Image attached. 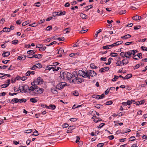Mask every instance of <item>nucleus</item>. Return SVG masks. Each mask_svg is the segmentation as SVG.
<instances>
[{
	"mask_svg": "<svg viewBox=\"0 0 147 147\" xmlns=\"http://www.w3.org/2000/svg\"><path fill=\"white\" fill-rule=\"evenodd\" d=\"M44 91L43 88L38 87L37 85H35L30 87L28 92L31 95L36 96L42 93Z\"/></svg>",
	"mask_w": 147,
	"mask_h": 147,
	"instance_id": "1",
	"label": "nucleus"
},
{
	"mask_svg": "<svg viewBox=\"0 0 147 147\" xmlns=\"http://www.w3.org/2000/svg\"><path fill=\"white\" fill-rule=\"evenodd\" d=\"M74 77L75 78H74V84H80L84 81V79L78 77L77 71H74Z\"/></svg>",
	"mask_w": 147,
	"mask_h": 147,
	"instance_id": "2",
	"label": "nucleus"
},
{
	"mask_svg": "<svg viewBox=\"0 0 147 147\" xmlns=\"http://www.w3.org/2000/svg\"><path fill=\"white\" fill-rule=\"evenodd\" d=\"M30 87L28 86L26 84L24 85L23 84L19 85V89L20 91V92L26 93L27 92L28 90L29 91V89Z\"/></svg>",
	"mask_w": 147,
	"mask_h": 147,
	"instance_id": "3",
	"label": "nucleus"
},
{
	"mask_svg": "<svg viewBox=\"0 0 147 147\" xmlns=\"http://www.w3.org/2000/svg\"><path fill=\"white\" fill-rule=\"evenodd\" d=\"M67 85V84L65 82H60L56 85V88L57 89L60 90Z\"/></svg>",
	"mask_w": 147,
	"mask_h": 147,
	"instance_id": "4",
	"label": "nucleus"
},
{
	"mask_svg": "<svg viewBox=\"0 0 147 147\" xmlns=\"http://www.w3.org/2000/svg\"><path fill=\"white\" fill-rule=\"evenodd\" d=\"M67 75L66 80H69L70 83H73L74 82V79H72L73 76V75L69 72H67Z\"/></svg>",
	"mask_w": 147,
	"mask_h": 147,
	"instance_id": "5",
	"label": "nucleus"
},
{
	"mask_svg": "<svg viewBox=\"0 0 147 147\" xmlns=\"http://www.w3.org/2000/svg\"><path fill=\"white\" fill-rule=\"evenodd\" d=\"M67 72L62 71L60 72V76L61 78L63 80H66Z\"/></svg>",
	"mask_w": 147,
	"mask_h": 147,
	"instance_id": "6",
	"label": "nucleus"
},
{
	"mask_svg": "<svg viewBox=\"0 0 147 147\" xmlns=\"http://www.w3.org/2000/svg\"><path fill=\"white\" fill-rule=\"evenodd\" d=\"M86 71L91 77L97 75L96 73L94 71L88 70Z\"/></svg>",
	"mask_w": 147,
	"mask_h": 147,
	"instance_id": "7",
	"label": "nucleus"
},
{
	"mask_svg": "<svg viewBox=\"0 0 147 147\" xmlns=\"http://www.w3.org/2000/svg\"><path fill=\"white\" fill-rule=\"evenodd\" d=\"M86 72L83 71L81 70H80L78 71V72H77L78 76L80 75L84 78V75H86Z\"/></svg>",
	"mask_w": 147,
	"mask_h": 147,
	"instance_id": "8",
	"label": "nucleus"
},
{
	"mask_svg": "<svg viewBox=\"0 0 147 147\" xmlns=\"http://www.w3.org/2000/svg\"><path fill=\"white\" fill-rule=\"evenodd\" d=\"M141 18L142 17L141 16L137 15L134 16L132 18L133 20L136 21L140 20Z\"/></svg>",
	"mask_w": 147,
	"mask_h": 147,
	"instance_id": "9",
	"label": "nucleus"
},
{
	"mask_svg": "<svg viewBox=\"0 0 147 147\" xmlns=\"http://www.w3.org/2000/svg\"><path fill=\"white\" fill-rule=\"evenodd\" d=\"M73 129L74 127L73 126H71L68 127L67 131V133H71L73 132Z\"/></svg>",
	"mask_w": 147,
	"mask_h": 147,
	"instance_id": "10",
	"label": "nucleus"
},
{
	"mask_svg": "<svg viewBox=\"0 0 147 147\" xmlns=\"http://www.w3.org/2000/svg\"><path fill=\"white\" fill-rule=\"evenodd\" d=\"M109 68L108 67H106L103 68H101L100 70L99 71L100 72H102L106 71H108L109 70Z\"/></svg>",
	"mask_w": 147,
	"mask_h": 147,
	"instance_id": "11",
	"label": "nucleus"
},
{
	"mask_svg": "<svg viewBox=\"0 0 147 147\" xmlns=\"http://www.w3.org/2000/svg\"><path fill=\"white\" fill-rule=\"evenodd\" d=\"M26 58V56L22 55L21 56H19L17 58L18 59L21 60H24Z\"/></svg>",
	"mask_w": 147,
	"mask_h": 147,
	"instance_id": "12",
	"label": "nucleus"
},
{
	"mask_svg": "<svg viewBox=\"0 0 147 147\" xmlns=\"http://www.w3.org/2000/svg\"><path fill=\"white\" fill-rule=\"evenodd\" d=\"M131 37V35L130 34H127L123 36H121V38L122 39H126Z\"/></svg>",
	"mask_w": 147,
	"mask_h": 147,
	"instance_id": "13",
	"label": "nucleus"
},
{
	"mask_svg": "<svg viewBox=\"0 0 147 147\" xmlns=\"http://www.w3.org/2000/svg\"><path fill=\"white\" fill-rule=\"evenodd\" d=\"M122 64L123 65H125L129 63V61L127 59H125L122 61Z\"/></svg>",
	"mask_w": 147,
	"mask_h": 147,
	"instance_id": "14",
	"label": "nucleus"
},
{
	"mask_svg": "<svg viewBox=\"0 0 147 147\" xmlns=\"http://www.w3.org/2000/svg\"><path fill=\"white\" fill-rule=\"evenodd\" d=\"M64 50L62 48H60L58 51V53L60 54L59 55L60 57H61L62 56V54L64 53Z\"/></svg>",
	"mask_w": 147,
	"mask_h": 147,
	"instance_id": "15",
	"label": "nucleus"
},
{
	"mask_svg": "<svg viewBox=\"0 0 147 147\" xmlns=\"http://www.w3.org/2000/svg\"><path fill=\"white\" fill-rule=\"evenodd\" d=\"M38 82V80H37V78L35 79L34 82L31 83V84L32 85V86L35 85H37V84H39V83Z\"/></svg>",
	"mask_w": 147,
	"mask_h": 147,
	"instance_id": "16",
	"label": "nucleus"
},
{
	"mask_svg": "<svg viewBox=\"0 0 147 147\" xmlns=\"http://www.w3.org/2000/svg\"><path fill=\"white\" fill-rule=\"evenodd\" d=\"M131 55L129 51L125 52V57L130 59L131 58Z\"/></svg>",
	"mask_w": 147,
	"mask_h": 147,
	"instance_id": "17",
	"label": "nucleus"
},
{
	"mask_svg": "<svg viewBox=\"0 0 147 147\" xmlns=\"http://www.w3.org/2000/svg\"><path fill=\"white\" fill-rule=\"evenodd\" d=\"M10 54V53L9 52H4L2 54V56L4 57H7L9 56Z\"/></svg>",
	"mask_w": 147,
	"mask_h": 147,
	"instance_id": "18",
	"label": "nucleus"
},
{
	"mask_svg": "<svg viewBox=\"0 0 147 147\" xmlns=\"http://www.w3.org/2000/svg\"><path fill=\"white\" fill-rule=\"evenodd\" d=\"M18 99L17 98L13 99L11 101V103L13 104L14 103H16L18 102Z\"/></svg>",
	"mask_w": 147,
	"mask_h": 147,
	"instance_id": "19",
	"label": "nucleus"
},
{
	"mask_svg": "<svg viewBox=\"0 0 147 147\" xmlns=\"http://www.w3.org/2000/svg\"><path fill=\"white\" fill-rule=\"evenodd\" d=\"M10 31V28H9L5 27L3 29V30L1 32H8Z\"/></svg>",
	"mask_w": 147,
	"mask_h": 147,
	"instance_id": "20",
	"label": "nucleus"
},
{
	"mask_svg": "<svg viewBox=\"0 0 147 147\" xmlns=\"http://www.w3.org/2000/svg\"><path fill=\"white\" fill-rule=\"evenodd\" d=\"M132 74H128L127 75L124 77V79H127L131 78L132 76Z\"/></svg>",
	"mask_w": 147,
	"mask_h": 147,
	"instance_id": "21",
	"label": "nucleus"
},
{
	"mask_svg": "<svg viewBox=\"0 0 147 147\" xmlns=\"http://www.w3.org/2000/svg\"><path fill=\"white\" fill-rule=\"evenodd\" d=\"M37 80H38V82L39 83V84H42L43 82V81L42 79L40 77H38L37 78Z\"/></svg>",
	"mask_w": 147,
	"mask_h": 147,
	"instance_id": "22",
	"label": "nucleus"
},
{
	"mask_svg": "<svg viewBox=\"0 0 147 147\" xmlns=\"http://www.w3.org/2000/svg\"><path fill=\"white\" fill-rule=\"evenodd\" d=\"M36 52V51L35 50H30L28 51L27 52V53L28 54H30L32 53H34Z\"/></svg>",
	"mask_w": 147,
	"mask_h": 147,
	"instance_id": "23",
	"label": "nucleus"
},
{
	"mask_svg": "<svg viewBox=\"0 0 147 147\" xmlns=\"http://www.w3.org/2000/svg\"><path fill=\"white\" fill-rule=\"evenodd\" d=\"M145 102V100H142L140 101H138L136 102V104L137 105H142Z\"/></svg>",
	"mask_w": 147,
	"mask_h": 147,
	"instance_id": "24",
	"label": "nucleus"
},
{
	"mask_svg": "<svg viewBox=\"0 0 147 147\" xmlns=\"http://www.w3.org/2000/svg\"><path fill=\"white\" fill-rule=\"evenodd\" d=\"M80 16L83 19H85L87 18V16L85 14L81 13L80 14Z\"/></svg>",
	"mask_w": 147,
	"mask_h": 147,
	"instance_id": "25",
	"label": "nucleus"
},
{
	"mask_svg": "<svg viewBox=\"0 0 147 147\" xmlns=\"http://www.w3.org/2000/svg\"><path fill=\"white\" fill-rule=\"evenodd\" d=\"M51 91L54 94H57L58 93V91L54 88H51Z\"/></svg>",
	"mask_w": 147,
	"mask_h": 147,
	"instance_id": "26",
	"label": "nucleus"
},
{
	"mask_svg": "<svg viewBox=\"0 0 147 147\" xmlns=\"http://www.w3.org/2000/svg\"><path fill=\"white\" fill-rule=\"evenodd\" d=\"M36 98H31L30 100V101L33 103H35L37 102Z\"/></svg>",
	"mask_w": 147,
	"mask_h": 147,
	"instance_id": "27",
	"label": "nucleus"
},
{
	"mask_svg": "<svg viewBox=\"0 0 147 147\" xmlns=\"http://www.w3.org/2000/svg\"><path fill=\"white\" fill-rule=\"evenodd\" d=\"M46 70H49L52 69V70L54 69V67H52V65H49L46 67Z\"/></svg>",
	"mask_w": 147,
	"mask_h": 147,
	"instance_id": "28",
	"label": "nucleus"
},
{
	"mask_svg": "<svg viewBox=\"0 0 147 147\" xmlns=\"http://www.w3.org/2000/svg\"><path fill=\"white\" fill-rule=\"evenodd\" d=\"M27 100L26 99L23 98V99H18V102H20V103H21L24 102H25Z\"/></svg>",
	"mask_w": 147,
	"mask_h": 147,
	"instance_id": "29",
	"label": "nucleus"
},
{
	"mask_svg": "<svg viewBox=\"0 0 147 147\" xmlns=\"http://www.w3.org/2000/svg\"><path fill=\"white\" fill-rule=\"evenodd\" d=\"M126 13V11L125 10H121L119 11V13L120 14H122L125 13Z\"/></svg>",
	"mask_w": 147,
	"mask_h": 147,
	"instance_id": "30",
	"label": "nucleus"
},
{
	"mask_svg": "<svg viewBox=\"0 0 147 147\" xmlns=\"http://www.w3.org/2000/svg\"><path fill=\"white\" fill-rule=\"evenodd\" d=\"M90 66L92 69H96L98 68V67L97 66L94 65V63L90 64Z\"/></svg>",
	"mask_w": 147,
	"mask_h": 147,
	"instance_id": "31",
	"label": "nucleus"
},
{
	"mask_svg": "<svg viewBox=\"0 0 147 147\" xmlns=\"http://www.w3.org/2000/svg\"><path fill=\"white\" fill-rule=\"evenodd\" d=\"M49 107V109L52 110H54L56 108V106L53 105H50Z\"/></svg>",
	"mask_w": 147,
	"mask_h": 147,
	"instance_id": "32",
	"label": "nucleus"
},
{
	"mask_svg": "<svg viewBox=\"0 0 147 147\" xmlns=\"http://www.w3.org/2000/svg\"><path fill=\"white\" fill-rule=\"evenodd\" d=\"M120 55L123 58H125V52H121L120 53Z\"/></svg>",
	"mask_w": 147,
	"mask_h": 147,
	"instance_id": "33",
	"label": "nucleus"
},
{
	"mask_svg": "<svg viewBox=\"0 0 147 147\" xmlns=\"http://www.w3.org/2000/svg\"><path fill=\"white\" fill-rule=\"evenodd\" d=\"M117 55V54L115 53H111L110 55V56L112 57H115Z\"/></svg>",
	"mask_w": 147,
	"mask_h": 147,
	"instance_id": "34",
	"label": "nucleus"
},
{
	"mask_svg": "<svg viewBox=\"0 0 147 147\" xmlns=\"http://www.w3.org/2000/svg\"><path fill=\"white\" fill-rule=\"evenodd\" d=\"M122 61H117L116 63V65L117 66H120L122 65Z\"/></svg>",
	"mask_w": 147,
	"mask_h": 147,
	"instance_id": "35",
	"label": "nucleus"
},
{
	"mask_svg": "<svg viewBox=\"0 0 147 147\" xmlns=\"http://www.w3.org/2000/svg\"><path fill=\"white\" fill-rule=\"evenodd\" d=\"M95 107L98 109H99L100 108H103V106L101 105L98 104L96 105L95 106Z\"/></svg>",
	"mask_w": 147,
	"mask_h": 147,
	"instance_id": "36",
	"label": "nucleus"
},
{
	"mask_svg": "<svg viewBox=\"0 0 147 147\" xmlns=\"http://www.w3.org/2000/svg\"><path fill=\"white\" fill-rule=\"evenodd\" d=\"M80 44L79 40H78L77 42L74 44V47L79 46Z\"/></svg>",
	"mask_w": 147,
	"mask_h": 147,
	"instance_id": "37",
	"label": "nucleus"
},
{
	"mask_svg": "<svg viewBox=\"0 0 147 147\" xmlns=\"http://www.w3.org/2000/svg\"><path fill=\"white\" fill-rule=\"evenodd\" d=\"M84 78H88L89 79H90V76H90V75L86 71V75H84Z\"/></svg>",
	"mask_w": 147,
	"mask_h": 147,
	"instance_id": "38",
	"label": "nucleus"
},
{
	"mask_svg": "<svg viewBox=\"0 0 147 147\" xmlns=\"http://www.w3.org/2000/svg\"><path fill=\"white\" fill-rule=\"evenodd\" d=\"M18 40H13L12 42V43L14 45H16L18 43Z\"/></svg>",
	"mask_w": 147,
	"mask_h": 147,
	"instance_id": "39",
	"label": "nucleus"
},
{
	"mask_svg": "<svg viewBox=\"0 0 147 147\" xmlns=\"http://www.w3.org/2000/svg\"><path fill=\"white\" fill-rule=\"evenodd\" d=\"M131 130L129 129H128V128H126L125 129H124L123 130V132L124 133H127V132H128L130 131Z\"/></svg>",
	"mask_w": 147,
	"mask_h": 147,
	"instance_id": "40",
	"label": "nucleus"
},
{
	"mask_svg": "<svg viewBox=\"0 0 147 147\" xmlns=\"http://www.w3.org/2000/svg\"><path fill=\"white\" fill-rule=\"evenodd\" d=\"M135 139L136 138L134 136H132L129 138V141H134L135 140Z\"/></svg>",
	"mask_w": 147,
	"mask_h": 147,
	"instance_id": "41",
	"label": "nucleus"
},
{
	"mask_svg": "<svg viewBox=\"0 0 147 147\" xmlns=\"http://www.w3.org/2000/svg\"><path fill=\"white\" fill-rule=\"evenodd\" d=\"M123 41H120L114 43V44H115V46H117L121 44L122 43H123Z\"/></svg>",
	"mask_w": 147,
	"mask_h": 147,
	"instance_id": "42",
	"label": "nucleus"
},
{
	"mask_svg": "<svg viewBox=\"0 0 147 147\" xmlns=\"http://www.w3.org/2000/svg\"><path fill=\"white\" fill-rule=\"evenodd\" d=\"M92 7H93V6H92V5H90L87 6H86V7H85V8L86 9H87V11H88L89 9H90L92 8Z\"/></svg>",
	"mask_w": 147,
	"mask_h": 147,
	"instance_id": "43",
	"label": "nucleus"
},
{
	"mask_svg": "<svg viewBox=\"0 0 147 147\" xmlns=\"http://www.w3.org/2000/svg\"><path fill=\"white\" fill-rule=\"evenodd\" d=\"M113 102L111 100H109L105 104H104L105 105H111L113 103Z\"/></svg>",
	"mask_w": 147,
	"mask_h": 147,
	"instance_id": "44",
	"label": "nucleus"
},
{
	"mask_svg": "<svg viewBox=\"0 0 147 147\" xmlns=\"http://www.w3.org/2000/svg\"><path fill=\"white\" fill-rule=\"evenodd\" d=\"M46 48V47H43L42 46V47H41V48L39 49V50L40 51H43L45 50Z\"/></svg>",
	"mask_w": 147,
	"mask_h": 147,
	"instance_id": "45",
	"label": "nucleus"
},
{
	"mask_svg": "<svg viewBox=\"0 0 147 147\" xmlns=\"http://www.w3.org/2000/svg\"><path fill=\"white\" fill-rule=\"evenodd\" d=\"M76 139L75 141V142L77 143L79 142L80 141V137L78 136H76Z\"/></svg>",
	"mask_w": 147,
	"mask_h": 147,
	"instance_id": "46",
	"label": "nucleus"
},
{
	"mask_svg": "<svg viewBox=\"0 0 147 147\" xmlns=\"http://www.w3.org/2000/svg\"><path fill=\"white\" fill-rule=\"evenodd\" d=\"M119 78V76H117L116 75H115L114 76V78L112 79V81H113L114 82L116 81V80L118 79Z\"/></svg>",
	"mask_w": 147,
	"mask_h": 147,
	"instance_id": "47",
	"label": "nucleus"
},
{
	"mask_svg": "<svg viewBox=\"0 0 147 147\" xmlns=\"http://www.w3.org/2000/svg\"><path fill=\"white\" fill-rule=\"evenodd\" d=\"M130 52V53H131V55H135L136 53V52H135V51L134 50H132L129 51Z\"/></svg>",
	"mask_w": 147,
	"mask_h": 147,
	"instance_id": "48",
	"label": "nucleus"
},
{
	"mask_svg": "<svg viewBox=\"0 0 147 147\" xmlns=\"http://www.w3.org/2000/svg\"><path fill=\"white\" fill-rule=\"evenodd\" d=\"M102 31V30L101 29H99L95 34L94 35V37H96L97 36L98 34L100 32Z\"/></svg>",
	"mask_w": 147,
	"mask_h": 147,
	"instance_id": "49",
	"label": "nucleus"
},
{
	"mask_svg": "<svg viewBox=\"0 0 147 147\" xmlns=\"http://www.w3.org/2000/svg\"><path fill=\"white\" fill-rule=\"evenodd\" d=\"M104 145V143H100L97 144V146L98 147H102Z\"/></svg>",
	"mask_w": 147,
	"mask_h": 147,
	"instance_id": "50",
	"label": "nucleus"
},
{
	"mask_svg": "<svg viewBox=\"0 0 147 147\" xmlns=\"http://www.w3.org/2000/svg\"><path fill=\"white\" fill-rule=\"evenodd\" d=\"M37 26V24L36 23H34L32 24H29V26H32V27H35L36 26Z\"/></svg>",
	"mask_w": 147,
	"mask_h": 147,
	"instance_id": "51",
	"label": "nucleus"
},
{
	"mask_svg": "<svg viewBox=\"0 0 147 147\" xmlns=\"http://www.w3.org/2000/svg\"><path fill=\"white\" fill-rule=\"evenodd\" d=\"M52 29V27L51 26H48L46 28V30H47L49 31Z\"/></svg>",
	"mask_w": 147,
	"mask_h": 147,
	"instance_id": "52",
	"label": "nucleus"
},
{
	"mask_svg": "<svg viewBox=\"0 0 147 147\" xmlns=\"http://www.w3.org/2000/svg\"><path fill=\"white\" fill-rule=\"evenodd\" d=\"M97 132H98L97 134L96 133V132H95L94 133L93 132H92V133H91L90 134L91 135V136H94V135H95V136L97 135L99 133V132L98 131H97Z\"/></svg>",
	"mask_w": 147,
	"mask_h": 147,
	"instance_id": "53",
	"label": "nucleus"
},
{
	"mask_svg": "<svg viewBox=\"0 0 147 147\" xmlns=\"http://www.w3.org/2000/svg\"><path fill=\"white\" fill-rule=\"evenodd\" d=\"M99 99H102L105 97V94H102L101 95H99Z\"/></svg>",
	"mask_w": 147,
	"mask_h": 147,
	"instance_id": "54",
	"label": "nucleus"
},
{
	"mask_svg": "<svg viewBox=\"0 0 147 147\" xmlns=\"http://www.w3.org/2000/svg\"><path fill=\"white\" fill-rule=\"evenodd\" d=\"M68 124L67 123H64L63 125H62V127L63 128L68 127Z\"/></svg>",
	"mask_w": 147,
	"mask_h": 147,
	"instance_id": "55",
	"label": "nucleus"
},
{
	"mask_svg": "<svg viewBox=\"0 0 147 147\" xmlns=\"http://www.w3.org/2000/svg\"><path fill=\"white\" fill-rule=\"evenodd\" d=\"M8 67V66L4 65L3 66H0V68L1 69H5Z\"/></svg>",
	"mask_w": 147,
	"mask_h": 147,
	"instance_id": "56",
	"label": "nucleus"
},
{
	"mask_svg": "<svg viewBox=\"0 0 147 147\" xmlns=\"http://www.w3.org/2000/svg\"><path fill=\"white\" fill-rule=\"evenodd\" d=\"M37 68V67L36 65H34L33 67L30 68V69L32 70H34Z\"/></svg>",
	"mask_w": 147,
	"mask_h": 147,
	"instance_id": "57",
	"label": "nucleus"
},
{
	"mask_svg": "<svg viewBox=\"0 0 147 147\" xmlns=\"http://www.w3.org/2000/svg\"><path fill=\"white\" fill-rule=\"evenodd\" d=\"M137 57L139 58L140 59L142 58V54L141 53H138L137 55Z\"/></svg>",
	"mask_w": 147,
	"mask_h": 147,
	"instance_id": "58",
	"label": "nucleus"
},
{
	"mask_svg": "<svg viewBox=\"0 0 147 147\" xmlns=\"http://www.w3.org/2000/svg\"><path fill=\"white\" fill-rule=\"evenodd\" d=\"M9 86V84H5L1 85L2 88H6Z\"/></svg>",
	"mask_w": 147,
	"mask_h": 147,
	"instance_id": "59",
	"label": "nucleus"
},
{
	"mask_svg": "<svg viewBox=\"0 0 147 147\" xmlns=\"http://www.w3.org/2000/svg\"><path fill=\"white\" fill-rule=\"evenodd\" d=\"M141 48L143 51H147V47L142 46Z\"/></svg>",
	"mask_w": 147,
	"mask_h": 147,
	"instance_id": "60",
	"label": "nucleus"
},
{
	"mask_svg": "<svg viewBox=\"0 0 147 147\" xmlns=\"http://www.w3.org/2000/svg\"><path fill=\"white\" fill-rule=\"evenodd\" d=\"M125 113V112H121L119 113V117L122 116Z\"/></svg>",
	"mask_w": 147,
	"mask_h": 147,
	"instance_id": "61",
	"label": "nucleus"
},
{
	"mask_svg": "<svg viewBox=\"0 0 147 147\" xmlns=\"http://www.w3.org/2000/svg\"><path fill=\"white\" fill-rule=\"evenodd\" d=\"M41 106L42 107H44V108L46 107L47 109H49V106L46 105L42 104V105H41Z\"/></svg>",
	"mask_w": 147,
	"mask_h": 147,
	"instance_id": "62",
	"label": "nucleus"
},
{
	"mask_svg": "<svg viewBox=\"0 0 147 147\" xmlns=\"http://www.w3.org/2000/svg\"><path fill=\"white\" fill-rule=\"evenodd\" d=\"M141 26H135L134 29V30H138L140 28Z\"/></svg>",
	"mask_w": 147,
	"mask_h": 147,
	"instance_id": "63",
	"label": "nucleus"
},
{
	"mask_svg": "<svg viewBox=\"0 0 147 147\" xmlns=\"http://www.w3.org/2000/svg\"><path fill=\"white\" fill-rule=\"evenodd\" d=\"M79 95V93L77 91H74V96H78Z\"/></svg>",
	"mask_w": 147,
	"mask_h": 147,
	"instance_id": "64",
	"label": "nucleus"
}]
</instances>
